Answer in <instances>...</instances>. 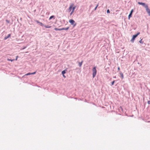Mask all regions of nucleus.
<instances>
[{"label":"nucleus","mask_w":150,"mask_h":150,"mask_svg":"<svg viewBox=\"0 0 150 150\" xmlns=\"http://www.w3.org/2000/svg\"><path fill=\"white\" fill-rule=\"evenodd\" d=\"M98 6V4L96 6V7H95V9H94V10H95H95H96V8H97V7Z\"/></svg>","instance_id":"4be33fe9"},{"label":"nucleus","mask_w":150,"mask_h":150,"mask_svg":"<svg viewBox=\"0 0 150 150\" xmlns=\"http://www.w3.org/2000/svg\"><path fill=\"white\" fill-rule=\"evenodd\" d=\"M43 26H44L46 28H50L51 27V26L49 25H44Z\"/></svg>","instance_id":"f8f14e48"},{"label":"nucleus","mask_w":150,"mask_h":150,"mask_svg":"<svg viewBox=\"0 0 150 150\" xmlns=\"http://www.w3.org/2000/svg\"><path fill=\"white\" fill-rule=\"evenodd\" d=\"M107 13H110V11L109 9H108L107 10Z\"/></svg>","instance_id":"5701e85b"},{"label":"nucleus","mask_w":150,"mask_h":150,"mask_svg":"<svg viewBox=\"0 0 150 150\" xmlns=\"http://www.w3.org/2000/svg\"><path fill=\"white\" fill-rule=\"evenodd\" d=\"M35 73H36L35 72H33V73H28L25 74V75L26 76V75H31V74H35Z\"/></svg>","instance_id":"9b49d317"},{"label":"nucleus","mask_w":150,"mask_h":150,"mask_svg":"<svg viewBox=\"0 0 150 150\" xmlns=\"http://www.w3.org/2000/svg\"><path fill=\"white\" fill-rule=\"evenodd\" d=\"M138 4H139V5H142L143 6H144L145 7V6L147 5H146L145 4V3H142V2H138Z\"/></svg>","instance_id":"6e6552de"},{"label":"nucleus","mask_w":150,"mask_h":150,"mask_svg":"<svg viewBox=\"0 0 150 150\" xmlns=\"http://www.w3.org/2000/svg\"><path fill=\"white\" fill-rule=\"evenodd\" d=\"M148 103L149 104H150V101H148Z\"/></svg>","instance_id":"a878e982"},{"label":"nucleus","mask_w":150,"mask_h":150,"mask_svg":"<svg viewBox=\"0 0 150 150\" xmlns=\"http://www.w3.org/2000/svg\"><path fill=\"white\" fill-rule=\"evenodd\" d=\"M54 16H51L50 18H49V20H50L51 19H52V18H54Z\"/></svg>","instance_id":"dca6fc26"},{"label":"nucleus","mask_w":150,"mask_h":150,"mask_svg":"<svg viewBox=\"0 0 150 150\" xmlns=\"http://www.w3.org/2000/svg\"><path fill=\"white\" fill-rule=\"evenodd\" d=\"M76 25V23L74 24V26H75Z\"/></svg>","instance_id":"c756f323"},{"label":"nucleus","mask_w":150,"mask_h":150,"mask_svg":"<svg viewBox=\"0 0 150 150\" xmlns=\"http://www.w3.org/2000/svg\"><path fill=\"white\" fill-rule=\"evenodd\" d=\"M148 14H149V15L150 16V11L148 13Z\"/></svg>","instance_id":"cd10ccee"},{"label":"nucleus","mask_w":150,"mask_h":150,"mask_svg":"<svg viewBox=\"0 0 150 150\" xmlns=\"http://www.w3.org/2000/svg\"><path fill=\"white\" fill-rule=\"evenodd\" d=\"M133 12V10L132 9L130 12L129 14V15L128 16V18L129 19L131 17Z\"/></svg>","instance_id":"9d476101"},{"label":"nucleus","mask_w":150,"mask_h":150,"mask_svg":"<svg viewBox=\"0 0 150 150\" xmlns=\"http://www.w3.org/2000/svg\"><path fill=\"white\" fill-rule=\"evenodd\" d=\"M63 75V76L65 78L66 77H65V76L64 74Z\"/></svg>","instance_id":"c85d7f7f"},{"label":"nucleus","mask_w":150,"mask_h":150,"mask_svg":"<svg viewBox=\"0 0 150 150\" xmlns=\"http://www.w3.org/2000/svg\"><path fill=\"white\" fill-rule=\"evenodd\" d=\"M66 73L65 70H64L62 71V74L63 75L64 74Z\"/></svg>","instance_id":"6ab92c4d"},{"label":"nucleus","mask_w":150,"mask_h":150,"mask_svg":"<svg viewBox=\"0 0 150 150\" xmlns=\"http://www.w3.org/2000/svg\"><path fill=\"white\" fill-rule=\"evenodd\" d=\"M14 59H7V60L8 61H10L11 62H12V61H14Z\"/></svg>","instance_id":"aec40b11"},{"label":"nucleus","mask_w":150,"mask_h":150,"mask_svg":"<svg viewBox=\"0 0 150 150\" xmlns=\"http://www.w3.org/2000/svg\"><path fill=\"white\" fill-rule=\"evenodd\" d=\"M93 78H94L96 76L97 73L96 67H94L92 69Z\"/></svg>","instance_id":"f257e3e1"},{"label":"nucleus","mask_w":150,"mask_h":150,"mask_svg":"<svg viewBox=\"0 0 150 150\" xmlns=\"http://www.w3.org/2000/svg\"><path fill=\"white\" fill-rule=\"evenodd\" d=\"M140 33L139 32H138V33H137V34L136 35H133V37L132 38L131 40V41L132 42H134V40H135V38L138 35H139V34H140Z\"/></svg>","instance_id":"f03ea898"},{"label":"nucleus","mask_w":150,"mask_h":150,"mask_svg":"<svg viewBox=\"0 0 150 150\" xmlns=\"http://www.w3.org/2000/svg\"><path fill=\"white\" fill-rule=\"evenodd\" d=\"M69 22L70 23L71 25H73L74 24V23H75V21L73 19H70L69 21Z\"/></svg>","instance_id":"0eeeda50"},{"label":"nucleus","mask_w":150,"mask_h":150,"mask_svg":"<svg viewBox=\"0 0 150 150\" xmlns=\"http://www.w3.org/2000/svg\"><path fill=\"white\" fill-rule=\"evenodd\" d=\"M35 21L36 22H37V23H39L40 25L41 26H43L44 25L41 22H40V21H38L36 20Z\"/></svg>","instance_id":"1a4fd4ad"},{"label":"nucleus","mask_w":150,"mask_h":150,"mask_svg":"<svg viewBox=\"0 0 150 150\" xmlns=\"http://www.w3.org/2000/svg\"><path fill=\"white\" fill-rule=\"evenodd\" d=\"M115 81H114L112 82V83H111L112 85H113L114 84V83H115Z\"/></svg>","instance_id":"412c9836"},{"label":"nucleus","mask_w":150,"mask_h":150,"mask_svg":"<svg viewBox=\"0 0 150 150\" xmlns=\"http://www.w3.org/2000/svg\"><path fill=\"white\" fill-rule=\"evenodd\" d=\"M142 40H141L140 41H139V42H140V43H141V41H142Z\"/></svg>","instance_id":"7c9ffc66"},{"label":"nucleus","mask_w":150,"mask_h":150,"mask_svg":"<svg viewBox=\"0 0 150 150\" xmlns=\"http://www.w3.org/2000/svg\"><path fill=\"white\" fill-rule=\"evenodd\" d=\"M18 56H17L16 57V60H17V59H18Z\"/></svg>","instance_id":"393cba45"},{"label":"nucleus","mask_w":150,"mask_h":150,"mask_svg":"<svg viewBox=\"0 0 150 150\" xmlns=\"http://www.w3.org/2000/svg\"><path fill=\"white\" fill-rule=\"evenodd\" d=\"M10 36H11L10 34H9L8 35L7 37L6 38V37L5 38V39H7V38L9 37Z\"/></svg>","instance_id":"f3484780"},{"label":"nucleus","mask_w":150,"mask_h":150,"mask_svg":"<svg viewBox=\"0 0 150 150\" xmlns=\"http://www.w3.org/2000/svg\"><path fill=\"white\" fill-rule=\"evenodd\" d=\"M120 75L121 76L122 79H123L124 78V76H123V74L122 73H120Z\"/></svg>","instance_id":"a211bd4d"},{"label":"nucleus","mask_w":150,"mask_h":150,"mask_svg":"<svg viewBox=\"0 0 150 150\" xmlns=\"http://www.w3.org/2000/svg\"><path fill=\"white\" fill-rule=\"evenodd\" d=\"M55 30H62L61 28H55L54 29Z\"/></svg>","instance_id":"4468645a"},{"label":"nucleus","mask_w":150,"mask_h":150,"mask_svg":"<svg viewBox=\"0 0 150 150\" xmlns=\"http://www.w3.org/2000/svg\"><path fill=\"white\" fill-rule=\"evenodd\" d=\"M69 28V27H68L67 28H61V29H62V30H68Z\"/></svg>","instance_id":"ddd939ff"},{"label":"nucleus","mask_w":150,"mask_h":150,"mask_svg":"<svg viewBox=\"0 0 150 150\" xmlns=\"http://www.w3.org/2000/svg\"><path fill=\"white\" fill-rule=\"evenodd\" d=\"M76 7L75 6L73 7L72 8V10L71 12L70 13V15L71 16V14L73 13L74 12V10L76 8Z\"/></svg>","instance_id":"39448f33"},{"label":"nucleus","mask_w":150,"mask_h":150,"mask_svg":"<svg viewBox=\"0 0 150 150\" xmlns=\"http://www.w3.org/2000/svg\"><path fill=\"white\" fill-rule=\"evenodd\" d=\"M83 62V61H82L81 62L79 63V67H81V66L82 65V64Z\"/></svg>","instance_id":"2eb2a0df"},{"label":"nucleus","mask_w":150,"mask_h":150,"mask_svg":"<svg viewBox=\"0 0 150 150\" xmlns=\"http://www.w3.org/2000/svg\"><path fill=\"white\" fill-rule=\"evenodd\" d=\"M145 8H146V11L148 13L149 12H150V10L149 8L147 5H146V6H145Z\"/></svg>","instance_id":"423d86ee"},{"label":"nucleus","mask_w":150,"mask_h":150,"mask_svg":"<svg viewBox=\"0 0 150 150\" xmlns=\"http://www.w3.org/2000/svg\"><path fill=\"white\" fill-rule=\"evenodd\" d=\"M76 7L75 6L73 7L72 8V10L71 12L70 13V15L71 16V14L73 13L74 12V10L76 8Z\"/></svg>","instance_id":"20e7f679"},{"label":"nucleus","mask_w":150,"mask_h":150,"mask_svg":"<svg viewBox=\"0 0 150 150\" xmlns=\"http://www.w3.org/2000/svg\"><path fill=\"white\" fill-rule=\"evenodd\" d=\"M74 5L73 4H71L69 6V7L68 9V12H70L71 10H72V8L73 6Z\"/></svg>","instance_id":"7ed1b4c3"},{"label":"nucleus","mask_w":150,"mask_h":150,"mask_svg":"<svg viewBox=\"0 0 150 150\" xmlns=\"http://www.w3.org/2000/svg\"><path fill=\"white\" fill-rule=\"evenodd\" d=\"M6 22H7L8 23H9V22H10L9 21H8V20H6Z\"/></svg>","instance_id":"b1692460"},{"label":"nucleus","mask_w":150,"mask_h":150,"mask_svg":"<svg viewBox=\"0 0 150 150\" xmlns=\"http://www.w3.org/2000/svg\"><path fill=\"white\" fill-rule=\"evenodd\" d=\"M118 70H120V68L119 67H118Z\"/></svg>","instance_id":"bb28decb"}]
</instances>
